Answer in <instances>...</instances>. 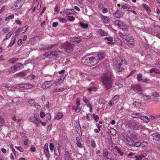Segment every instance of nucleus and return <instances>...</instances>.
<instances>
[{
  "mask_svg": "<svg viewBox=\"0 0 160 160\" xmlns=\"http://www.w3.org/2000/svg\"><path fill=\"white\" fill-rule=\"evenodd\" d=\"M123 141L126 143L130 145H133L134 143V141L130 137L128 136L124 137Z\"/></svg>",
  "mask_w": 160,
  "mask_h": 160,
  "instance_id": "6e6552de",
  "label": "nucleus"
},
{
  "mask_svg": "<svg viewBox=\"0 0 160 160\" xmlns=\"http://www.w3.org/2000/svg\"><path fill=\"white\" fill-rule=\"evenodd\" d=\"M65 73V70L64 69H62V70L58 72V73L60 75H66Z\"/></svg>",
  "mask_w": 160,
  "mask_h": 160,
  "instance_id": "5fc2aeb1",
  "label": "nucleus"
},
{
  "mask_svg": "<svg viewBox=\"0 0 160 160\" xmlns=\"http://www.w3.org/2000/svg\"><path fill=\"white\" fill-rule=\"evenodd\" d=\"M73 48V46L71 44L69 43L67 45V49H70V50H72Z\"/></svg>",
  "mask_w": 160,
  "mask_h": 160,
  "instance_id": "c03bdc74",
  "label": "nucleus"
},
{
  "mask_svg": "<svg viewBox=\"0 0 160 160\" xmlns=\"http://www.w3.org/2000/svg\"><path fill=\"white\" fill-rule=\"evenodd\" d=\"M28 102L31 106L34 107L36 108L38 105V104L35 102V100L33 99L29 100Z\"/></svg>",
  "mask_w": 160,
  "mask_h": 160,
  "instance_id": "a211bd4d",
  "label": "nucleus"
},
{
  "mask_svg": "<svg viewBox=\"0 0 160 160\" xmlns=\"http://www.w3.org/2000/svg\"><path fill=\"white\" fill-rule=\"evenodd\" d=\"M58 46V44H53L52 45L49 46H48L47 47V49L49 50L52 48L53 47L57 46Z\"/></svg>",
  "mask_w": 160,
  "mask_h": 160,
  "instance_id": "864d4df0",
  "label": "nucleus"
},
{
  "mask_svg": "<svg viewBox=\"0 0 160 160\" xmlns=\"http://www.w3.org/2000/svg\"><path fill=\"white\" fill-rule=\"evenodd\" d=\"M80 99L79 98H77L76 100V104L77 105V107H78L80 105Z\"/></svg>",
  "mask_w": 160,
  "mask_h": 160,
  "instance_id": "680f3d73",
  "label": "nucleus"
},
{
  "mask_svg": "<svg viewBox=\"0 0 160 160\" xmlns=\"http://www.w3.org/2000/svg\"><path fill=\"white\" fill-rule=\"evenodd\" d=\"M135 91L136 92L139 94H141L144 92V90L141 87L139 84H136V88Z\"/></svg>",
  "mask_w": 160,
  "mask_h": 160,
  "instance_id": "ddd939ff",
  "label": "nucleus"
},
{
  "mask_svg": "<svg viewBox=\"0 0 160 160\" xmlns=\"http://www.w3.org/2000/svg\"><path fill=\"white\" fill-rule=\"evenodd\" d=\"M132 124V125L133 126L134 128H138L139 127V125L138 124L133 122Z\"/></svg>",
  "mask_w": 160,
  "mask_h": 160,
  "instance_id": "69168bd1",
  "label": "nucleus"
},
{
  "mask_svg": "<svg viewBox=\"0 0 160 160\" xmlns=\"http://www.w3.org/2000/svg\"><path fill=\"white\" fill-rule=\"evenodd\" d=\"M82 62L84 64L89 66H92L97 64L94 55L90 56V55L85 56L81 59Z\"/></svg>",
  "mask_w": 160,
  "mask_h": 160,
  "instance_id": "7ed1b4c3",
  "label": "nucleus"
},
{
  "mask_svg": "<svg viewBox=\"0 0 160 160\" xmlns=\"http://www.w3.org/2000/svg\"><path fill=\"white\" fill-rule=\"evenodd\" d=\"M152 95L154 97H159V94L156 92H153Z\"/></svg>",
  "mask_w": 160,
  "mask_h": 160,
  "instance_id": "603ef678",
  "label": "nucleus"
},
{
  "mask_svg": "<svg viewBox=\"0 0 160 160\" xmlns=\"http://www.w3.org/2000/svg\"><path fill=\"white\" fill-rule=\"evenodd\" d=\"M68 20L70 21H73L75 20V18L73 16H68L67 17Z\"/></svg>",
  "mask_w": 160,
  "mask_h": 160,
  "instance_id": "79ce46f5",
  "label": "nucleus"
},
{
  "mask_svg": "<svg viewBox=\"0 0 160 160\" xmlns=\"http://www.w3.org/2000/svg\"><path fill=\"white\" fill-rule=\"evenodd\" d=\"M15 76L17 77H23L25 76V73L23 72H21L14 75Z\"/></svg>",
  "mask_w": 160,
  "mask_h": 160,
  "instance_id": "c9c22d12",
  "label": "nucleus"
},
{
  "mask_svg": "<svg viewBox=\"0 0 160 160\" xmlns=\"http://www.w3.org/2000/svg\"><path fill=\"white\" fill-rule=\"evenodd\" d=\"M125 43L130 48H133L134 46V42L132 37L130 35H128V37L124 41Z\"/></svg>",
  "mask_w": 160,
  "mask_h": 160,
  "instance_id": "39448f33",
  "label": "nucleus"
},
{
  "mask_svg": "<svg viewBox=\"0 0 160 160\" xmlns=\"http://www.w3.org/2000/svg\"><path fill=\"white\" fill-rule=\"evenodd\" d=\"M30 150L32 152H35L36 150L35 148L32 146H31Z\"/></svg>",
  "mask_w": 160,
  "mask_h": 160,
  "instance_id": "774afa93",
  "label": "nucleus"
},
{
  "mask_svg": "<svg viewBox=\"0 0 160 160\" xmlns=\"http://www.w3.org/2000/svg\"><path fill=\"white\" fill-rule=\"evenodd\" d=\"M21 85H22V86H21V88L26 89H31L33 87V85L30 84L23 83L21 84Z\"/></svg>",
  "mask_w": 160,
  "mask_h": 160,
  "instance_id": "f3484780",
  "label": "nucleus"
},
{
  "mask_svg": "<svg viewBox=\"0 0 160 160\" xmlns=\"http://www.w3.org/2000/svg\"><path fill=\"white\" fill-rule=\"evenodd\" d=\"M94 120L96 122H98L99 119V117L98 115H96L95 114H93Z\"/></svg>",
  "mask_w": 160,
  "mask_h": 160,
  "instance_id": "052dcab7",
  "label": "nucleus"
},
{
  "mask_svg": "<svg viewBox=\"0 0 160 160\" xmlns=\"http://www.w3.org/2000/svg\"><path fill=\"white\" fill-rule=\"evenodd\" d=\"M72 154V152H69L68 151H66L65 154V160H71Z\"/></svg>",
  "mask_w": 160,
  "mask_h": 160,
  "instance_id": "dca6fc26",
  "label": "nucleus"
},
{
  "mask_svg": "<svg viewBox=\"0 0 160 160\" xmlns=\"http://www.w3.org/2000/svg\"><path fill=\"white\" fill-rule=\"evenodd\" d=\"M5 124V121L4 119L0 116V127H2Z\"/></svg>",
  "mask_w": 160,
  "mask_h": 160,
  "instance_id": "f704fd0d",
  "label": "nucleus"
},
{
  "mask_svg": "<svg viewBox=\"0 0 160 160\" xmlns=\"http://www.w3.org/2000/svg\"><path fill=\"white\" fill-rule=\"evenodd\" d=\"M113 64L118 72H122L124 70V67L126 64V62L124 58L119 57L117 58Z\"/></svg>",
  "mask_w": 160,
  "mask_h": 160,
  "instance_id": "f03ea898",
  "label": "nucleus"
},
{
  "mask_svg": "<svg viewBox=\"0 0 160 160\" xmlns=\"http://www.w3.org/2000/svg\"><path fill=\"white\" fill-rule=\"evenodd\" d=\"M43 149L44 152L47 157L48 158L49 157L50 154L48 147V143L45 144L44 146Z\"/></svg>",
  "mask_w": 160,
  "mask_h": 160,
  "instance_id": "9b49d317",
  "label": "nucleus"
},
{
  "mask_svg": "<svg viewBox=\"0 0 160 160\" xmlns=\"http://www.w3.org/2000/svg\"><path fill=\"white\" fill-rule=\"evenodd\" d=\"M49 146L50 150L51 151L53 150L54 148V146L53 144L51 142L49 143Z\"/></svg>",
  "mask_w": 160,
  "mask_h": 160,
  "instance_id": "bf43d9fd",
  "label": "nucleus"
},
{
  "mask_svg": "<svg viewBox=\"0 0 160 160\" xmlns=\"http://www.w3.org/2000/svg\"><path fill=\"white\" fill-rule=\"evenodd\" d=\"M12 33L11 32H9L8 34H7L6 36V38L4 39V40L5 41L6 40L8 39L11 36Z\"/></svg>",
  "mask_w": 160,
  "mask_h": 160,
  "instance_id": "8fccbe9b",
  "label": "nucleus"
},
{
  "mask_svg": "<svg viewBox=\"0 0 160 160\" xmlns=\"http://www.w3.org/2000/svg\"><path fill=\"white\" fill-rule=\"evenodd\" d=\"M18 58H12L8 60V61L11 63H15L18 60Z\"/></svg>",
  "mask_w": 160,
  "mask_h": 160,
  "instance_id": "e433bc0d",
  "label": "nucleus"
},
{
  "mask_svg": "<svg viewBox=\"0 0 160 160\" xmlns=\"http://www.w3.org/2000/svg\"><path fill=\"white\" fill-rule=\"evenodd\" d=\"M143 6L145 9L147 11H148L149 12H151V10L150 7L148 6L146 4L144 3L143 4Z\"/></svg>",
  "mask_w": 160,
  "mask_h": 160,
  "instance_id": "473e14b6",
  "label": "nucleus"
},
{
  "mask_svg": "<svg viewBox=\"0 0 160 160\" xmlns=\"http://www.w3.org/2000/svg\"><path fill=\"white\" fill-rule=\"evenodd\" d=\"M140 118L141 120L146 123H148L150 121V119L147 116L141 115Z\"/></svg>",
  "mask_w": 160,
  "mask_h": 160,
  "instance_id": "412c9836",
  "label": "nucleus"
},
{
  "mask_svg": "<svg viewBox=\"0 0 160 160\" xmlns=\"http://www.w3.org/2000/svg\"><path fill=\"white\" fill-rule=\"evenodd\" d=\"M100 16L101 19L103 21L104 23H107L109 21V18L107 16H104L101 14H100Z\"/></svg>",
  "mask_w": 160,
  "mask_h": 160,
  "instance_id": "b1692460",
  "label": "nucleus"
},
{
  "mask_svg": "<svg viewBox=\"0 0 160 160\" xmlns=\"http://www.w3.org/2000/svg\"><path fill=\"white\" fill-rule=\"evenodd\" d=\"M119 36L122 38L123 41L124 42L126 38L128 37V35L124 34L121 32H119L118 33Z\"/></svg>",
  "mask_w": 160,
  "mask_h": 160,
  "instance_id": "cd10ccee",
  "label": "nucleus"
},
{
  "mask_svg": "<svg viewBox=\"0 0 160 160\" xmlns=\"http://www.w3.org/2000/svg\"><path fill=\"white\" fill-rule=\"evenodd\" d=\"M67 10H70L71 12H68V11L67 12L65 11V12L67 13V15H68L69 14H74L75 12V11L73 9H67Z\"/></svg>",
  "mask_w": 160,
  "mask_h": 160,
  "instance_id": "ea45409f",
  "label": "nucleus"
},
{
  "mask_svg": "<svg viewBox=\"0 0 160 160\" xmlns=\"http://www.w3.org/2000/svg\"><path fill=\"white\" fill-rule=\"evenodd\" d=\"M97 90V88L95 87H91L88 88L87 89V90L88 91L89 93H92V92H95Z\"/></svg>",
  "mask_w": 160,
  "mask_h": 160,
  "instance_id": "393cba45",
  "label": "nucleus"
},
{
  "mask_svg": "<svg viewBox=\"0 0 160 160\" xmlns=\"http://www.w3.org/2000/svg\"><path fill=\"white\" fill-rule=\"evenodd\" d=\"M46 115L45 113L43 111H41L40 113V116L41 118H43Z\"/></svg>",
  "mask_w": 160,
  "mask_h": 160,
  "instance_id": "6e6d98bb",
  "label": "nucleus"
},
{
  "mask_svg": "<svg viewBox=\"0 0 160 160\" xmlns=\"http://www.w3.org/2000/svg\"><path fill=\"white\" fill-rule=\"evenodd\" d=\"M79 26L81 27L82 28L86 29L88 27V24L87 23H85L83 22H80L78 23Z\"/></svg>",
  "mask_w": 160,
  "mask_h": 160,
  "instance_id": "a878e982",
  "label": "nucleus"
},
{
  "mask_svg": "<svg viewBox=\"0 0 160 160\" xmlns=\"http://www.w3.org/2000/svg\"><path fill=\"white\" fill-rule=\"evenodd\" d=\"M132 117L134 118H140L141 116V114L139 113H135L132 114Z\"/></svg>",
  "mask_w": 160,
  "mask_h": 160,
  "instance_id": "2f4dec72",
  "label": "nucleus"
},
{
  "mask_svg": "<svg viewBox=\"0 0 160 160\" xmlns=\"http://www.w3.org/2000/svg\"><path fill=\"white\" fill-rule=\"evenodd\" d=\"M87 118L88 120H90L92 119V116L91 114L90 113L87 114Z\"/></svg>",
  "mask_w": 160,
  "mask_h": 160,
  "instance_id": "13d9d810",
  "label": "nucleus"
},
{
  "mask_svg": "<svg viewBox=\"0 0 160 160\" xmlns=\"http://www.w3.org/2000/svg\"><path fill=\"white\" fill-rule=\"evenodd\" d=\"M155 72L156 73L160 74V72L158 71V69L155 68H152L150 70V73H152Z\"/></svg>",
  "mask_w": 160,
  "mask_h": 160,
  "instance_id": "c85d7f7f",
  "label": "nucleus"
},
{
  "mask_svg": "<svg viewBox=\"0 0 160 160\" xmlns=\"http://www.w3.org/2000/svg\"><path fill=\"white\" fill-rule=\"evenodd\" d=\"M71 39L72 41L76 42L77 43H79L82 41L81 38L76 37H71Z\"/></svg>",
  "mask_w": 160,
  "mask_h": 160,
  "instance_id": "6ab92c4d",
  "label": "nucleus"
},
{
  "mask_svg": "<svg viewBox=\"0 0 160 160\" xmlns=\"http://www.w3.org/2000/svg\"><path fill=\"white\" fill-rule=\"evenodd\" d=\"M116 42L117 44L118 45H121L122 43V41L118 38L116 40Z\"/></svg>",
  "mask_w": 160,
  "mask_h": 160,
  "instance_id": "0e129e2a",
  "label": "nucleus"
},
{
  "mask_svg": "<svg viewBox=\"0 0 160 160\" xmlns=\"http://www.w3.org/2000/svg\"><path fill=\"white\" fill-rule=\"evenodd\" d=\"M91 146L93 148H95L96 146V143L94 141H92L91 142Z\"/></svg>",
  "mask_w": 160,
  "mask_h": 160,
  "instance_id": "e2e57ef3",
  "label": "nucleus"
},
{
  "mask_svg": "<svg viewBox=\"0 0 160 160\" xmlns=\"http://www.w3.org/2000/svg\"><path fill=\"white\" fill-rule=\"evenodd\" d=\"M114 17L119 18L121 17L122 16V13L120 10H117L113 14Z\"/></svg>",
  "mask_w": 160,
  "mask_h": 160,
  "instance_id": "2eb2a0df",
  "label": "nucleus"
},
{
  "mask_svg": "<svg viewBox=\"0 0 160 160\" xmlns=\"http://www.w3.org/2000/svg\"><path fill=\"white\" fill-rule=\"evenodd\" d=\"M140 104V103L138 102L135 101L133 102V104L135 107H138L139 105Z\"/></svg>",
  "mask_w": 160,
  "mask_h": 160,
  "instance_id": "4d7b16f0",
  "label": "nucleus"
},
{
  "mask_svg": "<svg viewBox=\"0 0 160 160\" xmlns=\"http://www.w3.org/2000/svg\"><path fill=\"white\" fill-rule=\"evenodd\" d=\"M100 35L102 36H106L107 35V33L102 29H100L98 31Z\"/></svg>",
  "mask_w": 160,
  "mask_h": 160,
  "instance_id": "72a5a7b5",
  "label": "nucleus"
},
{
  "mask_svg": "<svg viewBox=\"0 0 160 160\" xmlns=\"http://www.w3.org/2000/svg\"><path fill=\"white\" fill-rule=\"evenodd\" d=\"M122 84L119 82H117L115 83V86L114 87H117H117H118V88H120L122 87Z\"/></svg>",
  "mask_w": 160,
  "mask_h": 160,
  "instance_id": "49530a36",
  "label": "nucleus"
},
{
  "mask_svg": "<svg viewBox=\"0 0 160 160\" xmlns=\"http://www.w3.org/2000/svg\"><path fill=\"white\" fill-rule=\"evenodd\" d=\"M108 152L107 149L106 148H104L103 150V157L108 156Z\"/></svg>",
  "mask_w": 160,
  "mask_h": 160,
  "instance_id": "7c9ffc66",
  "label": "nucleus"
},
{
  "mask_svg": "<svg viewBox=\"0 0 160 160\" xmlns=\"http://www.w3.org/2000/svg\"><path fill=\"white\" fill-rule=\"evenodd\" d=\"M51 116L50 114L47 113L46 114V118H45V121L48 122H49L51 119Z\"/></svg>",
  "mask_w": 160,
  "mask_h": 160,
  "instance_id": "bb28decb",
  "label": "nucleus"
},
{
  "mask_svg": "<svg viewBox=\"0 0 160 160\" xmlns=\"http://www.w3.org/2000/svg\"><path fill=\"white\" fill-rule=\"evenodd\" d=\"M66 75H62L58 76L57 78V81L58 83L59 84L62 82L64 80Z\"/></svg>",
  "mask_w": 160,
  "mask_h": 160,
  "instance_id": "4468645a",
  "label": "nucleus"
},
{
  "mask_svg": "<svg viewBox=\"0 0 160 160\" xmlns=\"http://www.w3.org/2000/svg\"><path fill=\"white\" fill-rule=\"evenodd\" d=\"M52 81H45L42 85V88L44 89L48 88L52 85Z\"/></svg>",
  "mask_w": 160,
  "mask_h": 160,
  "instance_id": "9d476101",
  "label": "nucleus"
},
{
  "mask_svg": "<svg viewBox=\"0 0 160 160\" xmlns=\"http://www.w3.org/2000/svg\"><path fill=\"white\" fill-rule=\"evenodd\" d=\"M115 24L118 26L121 29H122L124 31H126V28H123V27L125 26L124 24H123V22L121 21L118 20H116L114 22Z\"/></svg>",
  "mask_w": 160,
  "mask_h": 160,
  "instance_id": "1a4fd4ad",
  "label": "nucleus"
},
{
  "mask_svg": "<svg viewBox=\"0 0 160 160\" xmlns=\"http://www.w3.org/2000/svg\"><path fill=\"white\" fill-rule=\"evenodd\" d=\"M23 67V65L21 63H18L8 69V71L10 73H14Z\"/></svg>",
  "mask_w": 160,
  "mask_h": 160,
  "instance_id": "20e7f679",
  "label": "nucleus"
},
{
  "mask_svg": "<svg viewBox=\"0 0 160 160\" xmlns=\"http://www.w3.org/2000/svg\"><path fill=\"white\" fill-rule=\"evenodd\" d=\"M142 76L141 74H138L137 75V79L138 82H141L142 80Z\"/></svg>",
  "mask_w": 160,
  "mask_h": 160,
  "instance_id": "4c0bfd02",
  "label": "nucleus"
},
{
  "mask_svg": "<svg viewBox=\"0 0 160 160\" xmlns=\"http://www.w3.org/2000/svg\"><path fill=\"white\" fill-rule=\"evenodd\" d=\"M16 40V38H12L11 39V42L8 45V47L12 46L14 44Z\"/></svg>",
  "mask_w": 160,
  "mask_h": 160,
  "instance_id": "58836bf2",
  "label": "nucleus"
},
{
  "mask_svg": "<svg viewBox=\"0 0 160 160\" xmlns=\"http://www.w3.org/2000/svg\"><path fill=\"white\" fill-rule=\"evenodd\" d=\"M59 148L60 145L59 143L58 144V146H57V148H55L54 149V152L55 155L58 157H59L60 154L59 152Z\"/></svg>",
  "mask_w": 160,
  "mask_h": 160,
  "instance_id": "4be33fe9",
  "label": "nucleus"
},
{
  "mask_svg": "<svg viewBox=\"0 0 160 160\" xmlns=\"http://www.w3.org/2000/svg\"><path fill=\"white\" fill-rule=\"evenodd\" d=\"M22 0H17L13 5V7H15L16 9H19L20 8L22 5L21 1Z\"/></svg>",
  "mask_w": 160,
  "mask_h": 160,
  "instance_id": "f8f14e48",
  "label": "nucleus"
},
{
  "mask_svg": "<svg viewBox=\"0 0 160 160\" xmlns=\"http://www.w3.org/2000/svg\"><path fill=\"white\" fill-rule=\"evenodd\" d=\"M101 81L105 90H108L112 87L113 80L112 76L110 72L103 74L101 77Z\"/></svg>",
  "mask_w": 160,
  "mask_h": 160,
  "instance_id": "f257e3e1",
  "label": "nucleus"
},
{
  "mask_svg": "<svg viewBox=\"0 0 160 160\" xmlns=\"http://www.w3.org/2000/svg\"><path fill=\"white\" fill-rule=\"evenodd\" d=\"M152 136L153 140L157 141L160 140V135L158 133L153 134Z\"/></svg>",
  "mask_w": 160,
  "mask_h": 160,
  "instance_id": "aec40b11",
  "label": "nucleus"
},
{
  "mask_svg": "<svg viewBox=\"0 0 160 160\" xmlns=\"http://www.w3.org/2000/svg\"><path fill=\"white\" fill-rule=\"evenodd\" d=\"M14 15L13 14L9 16L6 18L5 20L7 21H8L10 19H12L14 18Z\"/></svg>",
  "mask_w": 160,
  "mask_h": 160,
  "instance_id": "09e8293b",
  "label": "nucleus"
},
{
  "mask_svg": "<svg viewBox=\"0 0 160 160\" xmlns=\"http://www.w3.org/2000/svg\"><path fill=\"white\" fill-rule=\"evenodd\" d=\"M65 89L64 88H62L60 89H55L52 90V92L53 93L58 92H62L64 91Z\"/></svg>",
  "mask_w": 160,
  "mask_h": 160,
  "instance_id": "c756f323",
  "label": "nucleus"
},
{
  "mask_svg": "<svg viewBox=\"0 0 160 160\" xmlns=\"http://www.w3.org/2000/svg\"><path fill=\"white\" fill-rule=\"evenodd\" d=\"M15 148L20 152H23L24 151V149L21 146L19 147L16 146H15Z\"/></svg>",
  "mask_w": 160,
  "mask_h": 160,
  "instance_id": "de8ad7c7",
  "label": "nucleus"
},
{
  "mask_svg": "<svg viewBox=\"0 0 160 160\" xmlns=\"http://www.w3.org/2000/svg\"><path fill=\"white\" fill-rule=\"evenodd\" d=\"M62 114L61 113L59 112L57 114V119L59 120L61 119V118H62Z\"/></svg>",
  "mask_w": 160,
  "mask_h": 160,
  "instance_id": "a19ab883",
  "label": "nucleus"
},
{
  "mask_svg": "<svg viewBox=\"0 0 160 160\" xmlns=\"http://www.w3.org/2000/svg\"><path fill=\"white\" fill-rule=\"evenodd\" d=\"M61 53L60 52L55 51L49 53L47 55V57L50 58H58L60 57Z\"/></svg>",
  "mask_w": 160,
  "mask_h": 160,
  "instance_id": "423d86ee",
  "label": "nucleus"
},
{
  "mask_svg": "<svg viewBox=\"0 0 160 160\" xmlns=\"http://www.w3.org/2000/svg\"><path fill=\"white\" fill-rule=\"evenodd\" d=\"M58 19L60 22L65 23H67V20L64 18H59Z\"/></svg>",
  "mask_w": 160,
  "mask_h": 160,
  "instance_id": "37998d69",
  "label": "nucleus"
},
{
  "mask_svg": "<svg viewBox=\"0 0 160 160\" xmlns=\"http://www.w3.org/2000/svg\"><path fill=\"white\" fill-rule=\"evenodd\" d=\"M106 56L105 53L104 52H100L98 54L94 55L97 64L99 60H102Z\"/></svg>",
  "mask_w": 160,
  "mask_h": 160,
  "instance_id": "0eeeda50",
  "label": "nucleus"
},
{
  "mask_svg": "<svg viewBox=\"0 0 160 160\" xmlns=\"http://www.w3.org/2000/svg\"><path fill=\"white\" fill-rule=\"evenodd\" d=\"M142 100L143 101H146L148 99H151L150 96L148 95H143L141 98Z\"/></svg>",
  "mask_w": 160,
  "mask_h": 160,
  "instance_id": "5701e85b",
  "label": "nucleus"
},
{
  "mask_svg": "<svg viewBox=\"0 0 160 160\" xmlns=\"http://www.w3.org/2000/svg\"><path fill=\"white\" fill-rule=\"evenodd\" d=\"M148 143L146 142H143L141 143V146L142 147H146L148 146Z\"/></svg>",
  "mask_w": 160,
  "mask_h": 160,
  "instance_id": "3c124183",
  "label": "nucleus"
},
{
  "mask_svg": "<svg viewBox=\"0 0 160 160\" xmlns=\"http://www.w3.org/2000/svg\"><path fill=\"white\" fill-rule=\"evenodd\" d=\"M28 26L26 25L25 27H23V28L22 29H21V31H22V34L23 33L27 31V30L28 29Z\"/></svg>",
  "mask_w": 160,
  "mask_h": 160,
  "instance_id": "a18cd8bd",
  "label": "nucleus"
},
{
  "mask_svg": "<svg viewBox=\"0 0 160 160\" xmlns=\"http://www.w3.org/2000/svg\"><path fill=\"white\" fill-rule=\"evenodd\" d=\"M133 145H134V146L136 147H139V146H141V143L137 142H136L135 143H134Z\"/></svg>",
  "mask_w": 160,
  "mask_h": 160,
  "instance_id": "338daca9",
  "label": "nucleus"
}]
</instances>
